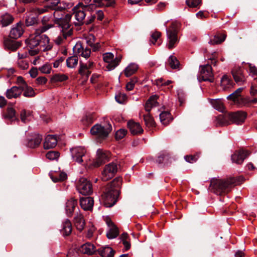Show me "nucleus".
<instances>
[{
  "label": "nucleus",
  "mask_w": 257,
  "mask_h": 257,
  "mask_svg": "<svg viewBox=\"0 0 257 257\" xmlns=\"http://www.w3.org/2000/svg\"><path fill=\"white\" fill-rule=\"evenodd\" d=\"M144 119L147 127H151L155 126V122L154 118L152 116L150 115L149 113L146 115H144Z\"/></svg>",
  "instance_id": "obj_48"
},
{
  "label": "nucleus",
  "mask_w": 257,
  "mask_h": 257,
  "mask_svg": "<svg viewBox=\"0 0 257 257\" xmlns=\"http://www.w3.org/2000/svg\"><path fill=\"white\" fill-rule=\"evenodd\" d=\"M51 17V15L45 16L43 17L41 20L42 24L43 25L42 27H45L47 25H51V28L53 27L54 25L53 24L48 23L50 21Z\"/></svg>",
  "instance_id": "obj_62"
},
{
  "label": "nucleus",
  "mask_w": 257,
  "mask_h": 257,
  "mask_svg": "<svg viewBox=\"0 0 257 257\" xmlns=\"http://www.w3.org/2000/svg\"><path fill=\"white\" fill-rule=\"evenodd\" d=\"M179 23L173 22L171 26L166 29L167 36V47L169 49H172L176 47L178 43V30Z\"/></svg>",
  "instance_id": "obj_3"
},
{
  "label": "nucleus",
  "mask_w": 257,
  "mask_h": 257,
  "mask_svg": "<svg viewBox=\"0 0 257 257\" xmlns=\"http://www.w3.org/2000/svg\"><path fill=\"white\" fill-rule=\"evenodd\" d=\"M127 126L133 135L141 134L143 132V130L140 123L133 120H130L127 122Z\"/></svg>",
  "instance_id": "obj_18"
},
{
  "label": "nucleus",
  "mask_w": 257,
  "mask_h": 257,
  "mask_svg": "<svg viewBox=\"0 0 257 257\" xmlns=\"http://www.w3.org/2000/svg\"><path fill=\"white\" fill-rule=\"evenodd\" d=\"M42 140V136L39 134H36L33 136L32 138L29 140L27 143V146L31 148H35L38 147Z\"/></svg>",
  "instance_id": "obj_31"
},
{
  "label": "nucleus",
  "mask_w": 257,
  "mask_h": 257,
  "mask_svg": "<svg viewBox=\"0 0 257 257\" xmlns=\"http://www.w3.org/2000/svg\"><path fill=\"white\" fill-rule=\"evenodd\" d=\"M161 34L159 32L156 31L151 35V41L152 44H155L157 40L161 37Z\"/></svg>",
  "instance_id": "obj_64"
},
{
  "label": "nucleus",
  "mask_w": 257,
  "mask_h": 257,
  "mask_svg": "<svg viewBox=\"0 0 257 257\" xmlns=\"http://www.w3.org/2000/svg\"><path fill=\"white\" fill-rule=\"evenodd\" d=\"M127 131L125 129H120L115 133V138L116 140L122 139L126 134Z\"/></svg>",
  "instance_id": "obj_61"
},
{
  "label": "nucleus",
  "mask_w": 257,
  "mask_h": 257,
  "mask_svg": "<svg viewBox=\"0 0 257 257\" xmlns=\"http://www.w3.org/2000/svg\"><path fill=\"white\" fill-rule=\"evenodd\" d=\"M78 64V58L73 56L68 57L66 60L67 66L70 68H74Z\"/></svg>",
  "instance_id": "obj_46"
},
{
  "label": "nucleus",
  "mask_w": 257,
  "mask_h": 257,
  "mask_svg": "<svg viewBox=\"0 0 257 257\" xmlns=\"http://www.w3.org/2000/svg\"><path fill=\"white\" fill-rule=\"evenodd\" d=\"M158 96L156 95L151 96L147 101L145 104V109L148 112H150L153 107L158 106L157 99Z\"/></svg>",
  "instance_id": "obj_30"
},
{
  "label": "nucleus",
  "mask_w": 257,
  "mask_h": 257,
  "mask_svg": "<svg viewBox=\"0 0 257 257\" xmlns=\"http://www.w3.org/2000/svg\"><path fill=\"white\" fill-rule=\"evenodd\" d=\"M80 204L83 210H91L93 206L94 200L90 197H83L80 199Z\"/></svg>",
  "instance_id": "obj_21"
},
{
  "label": "nucleus",
  "mask_w": 257,
  "mask_h": 257,
  "mask_svg": "<svg viewBox=\"0 0 257 257\" xmlns=\"http://www.w3.org/2000/svg\"><path fill=\"white\" fill-rule=\"evenodd\" d=\"M51 25H47L45 27H42L36 29L35 31V36L34 37L31 38L28 41V45L30 49H34L35 48H39V41H40V37L39 35L41 34L51 28Z\"/></svg>",
  "instance_id": "obj_6"
},
{
  "label": "nucleus",
  "mask_w": 257,
  "mask_h": 257,
  "mask_svg": "<svg viewBox=\"0 0 257 257\" xmlns=\"http://www.w3.org/2000/svg\"><path fill=\"white\" fill-rule=\"evenodd\" d=\"M157 161L159 163H164L166 165H169L172 163V158L168 153H163L158 157Z\"/></svg>",
  "instance_id": "obj_40"
},
{
  "label": "nucleus",
  "mask_w": 257,
  "mask_h": 257,
  "mask_svg": "<svg viewBox=\"0 0 257 257\" xmlns=\"http://www.w3.org/2000/svg\"><path fill=\"white\" fill-rule=\"evenodd\" d=\"M186 5L190 8H197L201 4V0H186Z\"/></svg>",
  "instance_id": "obj_54"
},
{
  "label": "nucleus",
  "mask_w": 257,
  "mask_h": 257,
  "mask_svg": "<svg viewBox=\"0 0 257 257\" xmlns=\"http://www.w3.org/2000/svg\"><path fill=\"white\" fill-rule=\"evenodd\" d=\"M106 224L108 227L106 232V236L108 239L116 238L119 234V230L117 226L112 221L111 219L106 216L104 218Z\"/></svg>",
  "instance_id": "obj_10"
},
{
  "label": "nucleus",
  "mask_w": 257,
  "mask_h": 257,
  "mask_svg": "<svg viewBox=\"0 0 257 257\" xmlns=\"http://www.w3.org/2000/svg\"><path fill=\"white\" fill-rule=\"evenodd\" d=\"M226 37V34L218 33L210 39L209 43L211 45L220 44L225 40Z\"/></svg>",
  "instance_id": "obj_34"
},
{
  "label": "nucleus",
  "mask_w": 257,
  "mask_h": 257,
  "mask_svg": "<svg viewBox=\"0 0 257 257\" xmlns=\"http://www.w3.org/2000/svg\"><path fill=\"white\" fill-rule=\"evenodd\" d=\"M4 44L6 48L13 51H16L21 46V42L9 39L6 40Z\"/></svg>",
  "instance_id": "obj_37"
},
{
  "label": "nucleus",
  "mask_w": 257,
  "mask_h": 257,
  "mask_svg": "<svg viewBox=\"0 0 257 257\" xmlns=\"http://www.w3.org/2000/svg\"><path fill=\"white\" fill-rule=\"evenodd\" d=\"M233 82L231 78L226 75H224L221 80V85L226 88H229L232 86Z\"/></svg>",
  "instance_id": "obj_47"
},
{
  "label": "nucleus",
  "mask_w": 257,
  "mask_h": 257,
  "mask_svg": "<svg viewBox=\"0 0 257 257\" xmlns=\"http://www.w3.org/2000/svg\"><path fill=\"white\" fill-rule=\"evenodd\" d=\"M232 74L236 82H241L245 81L243 71L240 67H234L232 70Z\"/></svg>",
  "instance_id": "obj_26"
},
{
  "label": "nucleus",
  "mask_w": 257,
  "mask_h": 257,
  "mask_svg": "<svg viewBox=\"0 0 257 257\" xmlns=\"http://www.w3.org/2000/svg\"><path fill=\"white\" fill-rule=\"evenodd\" d=\"M243 90L242 88H239L233 93L227 96V99L232 100L234 102H237L240 99V93Z\"/></svg>",
  "instance_id": "obj_44"
},
{
  "label": "nucleus",
  "mask_w": 257,
  "mask_h": 257,
  "mask_svg": "<svg viewBox=\"0 0 257 257\" xmlns=\"http://www.w3.org/2000/svg\"><path fill=\"white\" fill-rule=\"evenodd\" d=\"M72 17V15L70 14H67L65 15V18L60 21V25L61 26L63 30H69L72 29L71 28V25L70 22Z\"/></svg>",
  "instance_id": "obj_36"
},
{
  "label": "nucleus",
  "mask_w": 257,
  "mask_h": 257,
  "mask_svg": "<svg viewBox=\"0 0 257 257\" xmlns=\"http://www.w3.org/2000/svg\"><path fill=\"white\" fill-rule=\"evenodd\" d=\"M249 154L250 153L247 151L236 152L231 156L232 161L237 164H241Z\"/></svg>",
  "instance_id": "obj_15"
},
{
  "label": "nucleus",
  "mask_w": 257,
  "mask_h": 257,
  "mask_svg": "<svg viewBox=\"0 0 257 257\" xmlns=\"http://www.w3.org/2000/svg\"><path fill=\"white\" fill-rule=\"evenodd\" d=\"M249 75L254 78L257 82V68L251 64H248Z\"/></svg>",
  "instance_id": "obj_53"
},
{
  "label": "nucleus",
  "mask_w": 257,
  "mask_h": 257,
  "mask_svg": "<svg viewBox=\"0 0 257 257\" xmlns=\"http://www.w3.org/2000/svg\"><path fill=\"white\" fill-rule=\"evenodd\" d=\"M94 119V117L92 113H87L83 116V118L82 119V121L85 124L87 125L93 122Z\"/></svg>",
  "instance_id": "obj_52"
},
{
  "label": "nucleus",
  "mask_w": 257,
  "mask_h": 257,
  "mask_svg": "<svg viewBox=\"0 0 257 257\" xmlns=\"http://www.w3.org/2000/svg\"><path fill=\"white\" fill-rule=\"evenodd\" d=\"M62 34L59 35L54 40L55 43L57 45L62 44L64 40L67 38V37L72 35V29L64 30L62 29Z\"/></svg>",
  "instance_id": "obj_33"
},
{
  "label": "nucleus",
  "mask_w": 257,
  "mask_h": 257,
  "mask_svg": "<svg viewBox=\"0 0 257 257\" xmlns=\"http://www.w3.org/2000/svg\"><path fill=\"white\" fill-rule=\"evenodd\" d=\"M68 78V76L64 74H56L51 78V81L53 82H62L66 80Z\"/></svg>",
  "instance_id": "obj_50"
},
{
  "label": "nucleus",
  "mask_w": 257,
  "mask_h": 257,
  "mask_svg": "<svg viewBox=\"0 0 257 257\" xmlns=\"http://www.w3.org/2000/svg\"><path fill=\"white\" fill-rule=\"evenodd\" d=\"M241 178H230L226 180L213 178L210 181L208 190L217 195L228 192L233 186L240 184Z\"/></svg>",
  "instance_id": "obj_2"
},
{
  "label": "nucleus",
  "mask_w": 257,
  "mask_h": 257,
  "mask_svg": "<svg viewBox=\"0 0 257 257\" xmlns=\"http://www.w3.org/2000/svg\"><path fill=\"white\" fill-rule=\"evenodd\" d=\"M79 251L83 254L88 255L93 254L96 251L94 245L89 242H87L82 245L79 249Z\"/></svg>",
  "instance_id": "obj_25"
},
{
  "label": "nucleus",
  "mask_w": 257,
  "mask_h": 257,
  "mask_svg": "<svg viewBox=\"0 0 257 257\" xmlns=\"http://www.w3.org/2000/svg\"><path fill=\"white\" fill-rule=\"evenodd\" d=\"M168 63L172 69H177L179 67V62L176 57L173 55H171L169 57Z\"/></svg>",
  "instance_id": "obj_49"
},
{
  "label": "nucleus",
  "mask_w": 257,
  "mask_h": 257,
  "mask_svg": "<svg viewBox=\"0 0 257 257\" xmlns=\"http://www.w3.org/2000/svg\"><path fill=\"white\" fill-rule=\"evenodd\" d=\"M74 224L77 230L82 231L85 225L83 216L80 212H77L74 217Z\"/></svg>",
  "instance_id": "obj_20"
},
{
  "label": "nucleus",
  "mask_w": 257,
  "mask_h": 257,
  "mask_svg": "<svg viewBox=\"0 0 257 257\" xmlns=\"http://www.w3.org/2000/svg\"><path fill=\"white\" fill-rule=\"evenodd\" d=\"M93 4L85 6V9L88 10H92L96 7H110L114 4V1L113 0H93Z\"/></svg>",
  "instance_id": "obj_16"
},
{
  "label": "nucleus",
  "mask_w": 257,
  "mask_h": 257,
  "mask_svg": "<svg viewBox=\"0 0 257 257\" xmlns=\"http://www.w3.org/2000/svg\"><path fill=\"white\" fill-rule=\"evenodd\" d=\"M23 32L24 30L22 25L20 23H18L11 29L10 37L13 39H16L20 38L23 34Z\"/></svg>",
  "instance_id": "obj_24"
},
{
  "label": "nucleus",
  "mask_w": 257,
  "mask_h": 257,
  "mask_svg": "<svg viewBox=\"0 0 257 257\" xmlns=\"http://www.w3.org/2000/svg\"><path fill=\"white\" fill-rule=\"evenodd\" d=\"M38 17L33 12H29L26 14L25 24L27 26H31L37 24Z\"/></svg>",
  "instance_id": "obj_29"
},
{
  "label": "nucleus",
  "mask_w": 257,
  "mask_h": 257,
  "mask_svg": "<svg viewBox=\"0 0 257 257\" xmlns=\"http://www.w3.org/2000/svg\"><path fill=\"white\" fill-rule=\"evenodd\" d=\"M229 113L218 115L216 118V126H226L231 124Z\"/></svg>",
  "instance_id": "obj_19"
},
{
  "label": "nucleus",
  "mask_w": 257,
  "mask_h": 257,
  "mask_svg": "<svg viewBox=\"0 0 257 257\" xmlns=\"http://www.w3.org/2000/svg\"><path fill=\"white\" fill-rule=\"evenodd\" d=\"M48 8L46 6H45L44 8H36L33 9V12L36 15L38 16L39 15L42 14L48 11Z\"/></svg>",
  "instance_id": "obj_63"
},
{
  "label": "nucleus",
  "mask_w": 257,
  "mask_h": 257,
  "mask_svg": "<svg viewBox=\"0 0 257 257\" xmlns=\"http://www.w3.org/2000/svg\"><path fill=\"white\" fill-rule=\"evenodd\" d=\"M199 154H196L194 155H187L184 157L185 161L190 163H193L196 162L199 158Z\"/></svg>",
  "instance_id": "obj_57"
},
{
  "label": "nucleus",
  "mask_w": 257,
  "mask_h": 257,
  "mask_svg": "<svg viewBox=\"0 0 257 257\" xmlns=\"http://www.w3.org/2000/svg\"><path fill=\"white\" fill-rule=\"evenodd\" d=\"M22 89V92L24 91L23 95L27 97H32L35 96V92L33 88L28 85V84L23 85Z\"/></svg>",
  "instance_id": "obj_39"
},
{
  "label": "nucleus",
  "mask_w": 257,
  "mask_h": 257,
  "mask_svg": "<svg viewBox=\"0 0 257 257\" xmlns=\"http://www.w3.org/2000/svg\"><path fill=\"white\" fill-rule=\"evenodd\" d=\"M39 70L42 73L45 74H49L51 72V66L48 63H46L42 66L39 68Z\"/></svg>",
  "instance_id": "obj_58"
},
{
  "label": "nucleus",
  "mask_w": 257,
  "mask_h": 257,
  "mask_svg": "<svg viewBox=\"0 0 257 257\" xmlns=\"http://www.w3.org/2000/svg\"><path fill=\"white\" fill-rule=\"evenodd\" d=\"M57 144L56 137L54 135H48L45 139L43 144L45 149H50L54 148Z\"/></svg>",
  "instance_id": "obj_22"
},
{
  "label": "nucleus",
  "mask_w": 257,
  "mask_h": 257,
  "mask_svg": "<svg viewBox=\"0 0 257 257\" xmlns=\"http://www.w3.org/2000/svg\"><path fill=\"white\" fill-rule=\"evenodd\" d=\"M15 110L13 108L9 107L8 108L7 112L4 116L5 118L13 119L15 117Z\"/></svg>",
  "instance_id": "obj_59"
},
{
  "label": "nucleus",
  "mask_w": 257,
  "mask_h": 257,
  "mask_svg": "<svg viewBox=\"0 0 257 257\" xmlns=\"http://www.w3.org/2000/svg\"><path fill=\"white\" fill-rule=\"evenodd\" d=\"M71 156L74 161L78 163H81L84 161V158L86 153L85 149L82 147L72 148L70 150Z\"/></svg>",
  "instance_id": "obj_9"
},
{
  "label": "nucleus",
  "mask_w": 257,
  "mask_h": 257,
  "mask_svg": "<svg viewBox=\"0 0 257 257\" xmlns=\"http://www.w3.org/2000/svg\"><path fill=\"white\" fill-rule=\"evenodd\" d=\"M111 130L112 127L110 123H107L104 126L96 124L91 128L90 133L92 135L104 139L108 136Z\"/></svg>",
  "instance_id": "obj_4"
},
{
  "label": "nucleus",
  "mask_w": 257,
  "mask_h": 257,
  "mask_svg": "<svg viewBox=\"0 0 257 257\" xmlns=\"http://www.w3.org/2000/svg\"><path fill=\"white\" fill-rule=\"evenodd\" d=\"M211 104L213 107L216 110L220 111L223 112L225 107L223 104L222 101L221 99H216L214 100H212L211 101Z\"/></svg>",
  "instance_id": "obj_42"
},
{
  "label": "nucleus",
  "mask_w": 257,
  "mask_h": 257,
  "mask_svg": "<svg viewBox=\"0 0 257 257\" xmlns=\"http://www.w3.org/2000/svg\"><path fill=\"white\" fill-rule=\"evenodd\" d=\"M46 157L50 160H54L58 158L59 153L57 151H49L46 154Z\"/></svg>",
  "instance_id": "obj_56"
},
{
  "label": "nucleus",
  "mask_w": 257,
  "mask_h": 257,
  "mask_svg": "<svg viewBox=\"0 0 257 257\" xmlns=\"http://www.w3.org/2000/svg\"><path fill=\"white\" fill-rule=\"evenodd\" d=\"M14 21L13 16L9 14H5L0 18V22L3 27H7Z\"/></svg>",
  "instance_id": "obj_38"
},
{
  "label": "nucleus",
  "mask_w": 257,
  "mask_h": 257,
  "mask_svg": "<svg viewBox=\"0 0 257 257\" xmlns=\"http://www.w3.org/2000/svg\"><path fill=\"white\" fill-rule=\"evenodd\" d=\"M98 252L102 257H112L114 254V250L108 246L100 247Z\"/></svg>",
  "instance_id": "obj_32"
},
{
  "label": "nucleus",
  "mask_w": 257,
  "mask_h": 257,
  "mask_svg": "<svg viewBox=\"0 0 257 257\" xmlns=\"http://www.w3.org/2000/svg\"><path fill=\"white\" fill-rule=\"evenodd\" d=\"M117 171V167L115 163H111L105 166L102 172L101 179L104 181H106L112 178Z\"/></svg>",
  "instance_id": "obj_8"
},
{
  "label": "nucleus",
  "mask_w": 257,
  "mask_h": 257,
  "mask_svg": "<svg viewBox=\"0 0 257 257\" xmlns=\"http://www.w3.org/2000/svg\"><path fill=\"white\" fill-rule=\"evenodd\" d=\"M86 65H84V63H80V68L79 69V73L83 76H85L86 78H88V76L91 73V70L87 69L86 67Z\"/></svg>",
  "instance_id": "obj_45"
},
{
  "label": "nucleus",
  "mask_w": 257,
  "mask_h": 257,
  "mask_svg": "<svg viewBox=\"0 0 257 257\" xmlns=\"http://www.w3.org/2000/svg\"><path fill=\"white\" fill-rule=\"evenodd\" d=\"M121 182L122 179L118 177L113 179L107 186L105 192L102 195L103 204L105 207H111L117 202Z\"/></svg>",
  "instance_id": "obj_1"
},
{
  "label": "nucleus",
  "mask_w": 257,
  "mask_h": 257,
  "mask_svg": "<svg viewBox=\"0 0 257 257\" xmlns=\"http://www.w3.org/2000/svg\"><path fill=\"white\" fill-rule=\"evenodd\" d=\"M21 119L24 122L30 121L31 118L32 112L30 111L23 110L21 113Z\"/></svg>",
  "instance_id": "obj_51"
},
{
  "label": "nucleus",
  "mask_w": 257,
  "mask_h": 257,
  "mask_svg": "<svg viewBox=\"0 0 257 257\" xmlns=\"http://www.w3.org/2000/svg\"><path fill=\"white\" fill-rule=\"evenodd\" d=\"M108 154L103 150L99 149L97 151L95 160L93 163L94 167H98L107 161Z\"/></svg>",
  "instance_id": "obj_14"
},
{
  "label": "nucleus",
  "mask_w": 257,
  "mask_h": 257,
  "mask_svg": "<svg viewBox=\"0 0 257 257\" xmlns=\"http://www.w3.org/2000/svg\"><path fill=\"white\" fill-rule=\"evenodd\" d=\"M160 121L164 125H167L171 119V114L168 111H164L160 114Z\"/></svg>",
  "instance_id": "obj_43"
},
{
  "label": "nucleus",
  "mask_w": 257,
  "mask_h": 257,
  "mask_svg": "<svg viewBox=\"0 0 257 257\" xmlns=\"http://www.w3.org/2000/svg\"><path fill=\"white\" fill-rule=\"evenodd\" d=\"M77 188L78 192L84 195H89L92 192L91 184L85 178H80L77 183Z\"/></svg>",
  "instance_id": "obj_7"
},
{
  "label": "nucleus",
  "mask_w": 257,
  "mask_h": 257,
  "mask_svg": "<svg viewBox=\"0 0 257 257\" xmlns=\"http://www.w3.org/2000/svg\"><path fill=\"white\" fill-rule=\"evenodd\" d=\"M230 123L239 124L243 122L246 118V114L243 111H236L229 113Z\"/></svg>",
  "instance_id": "obj_13"
},
{
  "label": "nucleus",
  "mask_w": 257,
  "mask_h": 257,
  "mask_svg": "<svg viewBox=\"0 0 257 257\" xmlns=\"http://www.w3.org/2000/svg\"><path fill=\"white\" fill-rule=\"evenodd\" d=\"M40 41H39V48L43 51H48L51 49V46L49 43V39L46 35H39Z\"/></svg>",
  "instance_id": "obj_17"
},
{
  "label": "nucleus",
  "mask_w": 257,
  "mask_h": 257,
  "mask_svg": "<svg viewBox=\"0 0 257 257\" xmlns=\"http://www.w3.org/2000/svg\"><path fill=\"white\" fill-rule=\"evenodd\" d=\"M138 66L135 63L130 64L124 70V74L126 77H129L134 74L138 70Z\"/></svg>",
  "instance_id": "obj_41"
},
{
  "label": "nucleus",
  "mask_w": 257,
  "mask_h": 257,
  "mask_svg": "<svg viewBox=\"0 0 257 257\" xmlns=\"http://www.w3.org/2000/svg\"><path fill=\"white\" fill-rule=\"evenodd\" d=\"M22 94V89L17 86H13L7 90L6 96L8 99L19 97Z\"/></svg>",
  "instance_id": "obj_23"
},
{
  "label": "nucleus",
  "mask_w": 257,
  "mask_h": 257,
  "mask_svg": "<svg viewBox=\"0 0 257 257\" xmlns=\"http://www.w3.org/2000/svg\"><path fill=\"white\" fill-rule=\"evenodd\" d=\"M103 61L107 63L106 68L108 71L114 69L120 63L121 56L114 58V55L110 52L105 53L103 54Z\"/></svg>",
  "instance_id": "obj_5"
},
{
  "label": "nucleus",
  "mask_w": 257,
  "mask_h": 257,
  "mask_svg": "<svg viewBox=\"0 0 257 257\" xmlns=\"http://www.w3.org/2000/svg\"><path fill=\"white\" fill-rule=\"evenodd\" d=\"M115 98L116 101L120 104L124 103L127 99L126 94L121 92H119L116 94Z\"/></svg>",
  "instance_id": "obj_55"
},
{
  "label": "nucleus",
  "mask_w": 257,
  "mask_h": 257,
  "mask_svg": "<svg viewBox=\"0 0 257 257\" xmlns=\"http://www.w3.org/2000/svg\"><path fill=\"white\" fill-rule=\"evenodd\" d=\"M77 200L73 198L68 200L66 203L65 210L68 216H71L77 205Z\"/></svg>",
  "instance_id": "obj_28"
},
{
  "label": "nucleus",
  "mask_w": 257,
  "mask_h": 257,
  "mask_svg": "<svg viewBox=\"0 0 257 257\" xmlns=\"http://www.w3.org/2000/svg\"><path fill=\"white\" fill-rule=\"evenodd\" d=\"M200 77L203 81H213V74L211 65L207 64L201 67Z\"/></svg>",
  "instance_id": "obj_11"
},
{
  "label": "nucleus",
  "mask_w": 257,
  "mask_h": 257,
  "mask_svg": "<svg viewBox=\"0 0 257 257\" xmlns=\"http://www.w3.org/2000/svg\"><path fill=\"white\" fill-rule=\"evenodd\" d=\"M46 2V6L48 9L61 11L62 10L61 7L59 5L60 3V0H45Z\"/></svg>",
  "instance_id": "obj_35"
},
{
  "label": "nucleus",
  "mask_w": 257,
  "mask_h": 257,
  "mask_svg": "<svg viewBox=\"0 0 257 257\" xmlns=\"http://www.w3.org/2000/svg\"><path fill=\"white\" fill-rule=\"evenodd\" d=\"M72 227L71 221L67 219L62 224V228L60 231L63 236H68L72 232Z\"/></svg>",
  "instance_id": "obj_27"
},
{
  "label": "nucleus",
  "mask_w": 257,
  "mask_h": 257,
  "mask_svg": "<svg viewBox=\"0 0 257 257\" xmlns=\"http://www.w3.org/2000/svg\"><path fill=\"white\" fill-rule=\"evenodd\" d=\"M84 48L82 46L80 43H77L73 47V51L76 54L80 55Z\"/></svg>",
  "instance_id": "obj_60"
},
{
  "label": "nucleus",
  "mask_w": 257,
  "mask_h": 257,
  "mask_svg": "<svg viewBox=\"0 0 257 257\" xmlns=\"http://www.w3.org/2000/svg\"><path fill=\"white\" fill-rule=\"evenodd\" d=\"M85 7L82 3H79L77 6L74 8V16L75 20L77 22H75L76 26H80L84 23V19L86 14L83 10H78L79 7L83 8Z\"/></svg>",
  "instance_id": "obj_12"
}]
</instances>
